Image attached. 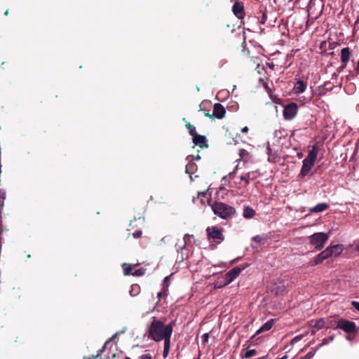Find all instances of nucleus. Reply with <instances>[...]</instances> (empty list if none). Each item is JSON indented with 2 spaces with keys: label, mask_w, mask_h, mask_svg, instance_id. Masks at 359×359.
<instances>
[{
  "label": "nucleus",
  "mask_w": 359,
  "mask_h": 359,
  "mask_svg": "<svg viewBox=\"0 0 359 359\" xmlns=\"http://www.w3.org/2000/svg\"><path fill=\"white\" fill-rule=\"evenodd\" d=\"M196 170L197 165L194 162L190 161L186 165V172L189 174L190 176H191V175L194 174Z\"/></svg>",
  "instance_id": "obj_20"
},
{
  "label": "nucleus",
  "mask_w": 359,
  "mask_h": 359,
  "mask_svg": "<svg viewBox=\"0 0 359 359\" xmlns=\"http://www.w3.org/2000/svg\"><path fill=\"white\" fill-rule=\"evenodd\" d=\"M192 140L195 145L200 147L201 149L208 147L205 136L196 134L194 137H192Z\"/></svg>",
  "instance_id": "obj_12"
},
{
  "label": "nucleus",
  "mask_w": 359,
  "mask_h": 359,
  "mask_svg": "<svg viewBox=\"0 0 359 359\" xmlns=\"http://www.w3.org/2000/svg\"><path fill=\"white\" fill-rule=\"evenodd\" d=\"M329 208V205L326 203H321L317 204L316 206L310 208V212H321Z\"/></svg>",
  "instance_id": "obj_16"
},
{
  "label": "nucleus",
  "mask_w": 359,
  "mask_h": 359,
  "mask_svg": "<svg viewBox=\"0 0 359 359\" xmlns=\"http://www.w3.org/2000/svg\"><path fill=\"white\" fill-rule=\"evenodd\" d=\"M334 327V323H332V321H330V325L329 326H327L326 328H329V327Z\"/></svg>",
  "instance_id": "obj_40"
},
{
  "label": "nucleus",
  "mask_w": 359,
  "mask_h": 359,
  "mask_svg": "<svg viewBox=\"0 0 359 359\" xmlns=\"http://www.w3.org/2000/svg\"><path fill=\"white\" fill-rule=\"evenodd\" d=\"M226 109L220 103H215L213 106V115L218 119H222L225 116Z\"/></svg>",
  "instance_id": "obj_11"
},
{
  "label": "nucleus",
  "mask_w": 359,
  "mask_h": 359,
  "mask_svg": "<svg viewBox=\"0 0 359 359\" xmlns=\"http://www.w3.org/2000/svg\"><path fill=\"white\" fill-rule=\"evenodd\" d=\"M306 88V83L303 81H298L294 86V90L296 93H302L304 92Z\"/></svg>",
  "instance_id": "obj_17"
},
{
  "label": "nucleus",
  "mask_w": 359,
  "mask_h": 359,
  "mask_svg": "<svg viewBox=\"0 0 359 359\" xmlns=\"http://www.w3.org/2000/svg\"><path fill=\"white\" fill-rule=\"evenodd\" d=\"M185 127L188 130L189 135L192 137H194L196 134H198L196 133V128L193 125H191L189 122H187V121L186 122Z\"/></svg>",
  "instance_id": "obj_22"
},
{
  "label": "nucleus",
  "mask_w": 359,
  "mask_h": 359,
  "mask_svg": "<svg viewBox=\"0 0 359 359\" xmlns=\"http://www.w3.org/2000/svg\"><path fill=\"white\" fill-rule=\"evenodd\" d=\"M317 331H318V330H317L316 329H314V328H313V330H311V334H312V335L316 334V332H317Z\"/></svg>",
  "instance_id": "obj_41"
},
{
  "label": "nucleus",
  "mask_w": 359,
  "mask_h": 359,
  "mask_svg": "<svg viewBox=\"0 0 359 359\" xmlns=\"http://www.w3.org/2000/svg\"><path fill=\"white\" fill-rule=\"evenodd\" d=\"M248 266V264L243 266H236L229 271L223 277L224 283L223 285H226L233 282L241 273Z\"/></svg>",
  "instance_id": "obj_7"
},
{
  "label": "nucleus",
  "mask_w": 359,
  "mask_h": 359,
  "mask_svg": "<svg viewBox=\"0 0 359 359\" xmlns=\"http://www.w3.org/2000/svg\"><path fill=\"white\" fill-rule=\"evenodd\" d=\"M328 342H329V340H328V339H324L323 340V343L320 344V346H322V345H325V344H327Z\"/></svg>",
  "instance_id": "obj_38"
},
{
  "label": "nucleus",
  "mask_w": 359,
  "mask_h": 359,
  "mask_svg": "<svg viewBox=\"0 0 359 359\" xmlns=\"http://www.w3.org/2000/svg\"><path fill=\"white\" fill-rule=\"evenodd\" d=\"M123 359H130V358L129 357L126 356L123 358Z\"/></svg>",
  "instance_id": "obj_50"
},
{
  "label": "nucleus",
  "mask_w": 359,
  "mask_h": 359,
  "mask_svg": "<svg viewBox=\"0 0 359 359\" xmlns=\"http://www.w3.org/2000/svg\"><path fill=\"white\" fill-rule=\"evenodd\" d=\"M233 14L240 20H242L245 16L243 3L236 1L232 7Z\"/></svg>",
  "instance_id": "obj_10"
},
{
  "label": "nucleus",
  "mask_w": 359,
  "mask_h": 359,
  "mask_svg": "<svg viewBox=\"0 0 359 359\" xmlns=\"http://www.w3.org/2000/svg\"><path fill=\"white\" fill-rule=\"evenodd\" d=\"M248 130H249V129L247 126H245L241 129V132L243 133H247L248 132Z\"/></svg>",
  "instance_id": "obj_34"
},
{
  "label": "nucleus",
  "mask_w": 359,
  "mask_h": 359,
  "mask_svg": "<svg viewBox=\"0 0 359 359\" xmlns=\"http://www.w3.org/2000/svg\"><path fill=\"white\" fill-rule=\"evenodd\" d=\"M351 305L358 311H359V302H351Z\"/></svg>",
  "instance_id": "obj_32"
},
{
  "label": "nucleus",
  "mask_w": 359,
  "mask_h": 359,
  "mask_svg": "<svg viewBox=\"0 0 359 359\" xmlns=\"http://www.w3.org/2000/svg\"><path fill=\"white\" fill-rule=\"evenodd\" d=\"M122 269L123 270V273L125 276L133 275V267L130 264L124 263L122 264Z\"/></svg>",
  "instance_id": "obj_21"
},
{
  "label": "nucleus",
  "mask_w": 359,
  "mask_h": 359,
  "mask_svg": "<svg viewBox=\"0 0 359 359\" xmlns=\"http://www.w3.org/2000/svg\"><path fill=\"white\" fill-rule=\"evenodd\" d=\"M256 354H257L256 350H255V349H250V350H248L245 353L244 357L248 358H251V357L255 355Z\"/></svg>",
  "instance_id": "obj_25"
},
{
  "label": "nucleus",
  "mask_w": 359,
  "mask_h": 359,
  "mask_svg": "<svg viewBox=\"0 0 359 359\" xmlns=\"http://www.w3.org/2000/svg\"><path fill=\"white\" fill-rule=\"evenodd\" d=\"M334 328L341 329L348 334H355L358 331V329L354 322L343 318L338 320L337 326Z\"/></svg>",
  "instance_id": "obj_6"
},
{
  "label": "nucleus",
  "mask_w": 359,
  "mask_h": 359,
  "mask_svg": "<svg viewBox=\"0 0 359 359\" xmlns=\"http://www.w3.org/2000/svg\"><path fill=\"white\" fill-rule=\"evenodd\" d=\"M193 236L192 235H189L188 233L185 234L184 236V244L183 245L182 247H180V249L177 250L178 252H180V250L182 251L183 249H184L186 248V244L189 241V240Z\"/></svg>",
  "instance_id": "obj_24"
},
{
  "label": "nucleus",
  "mask_w": 359,
  "mask_h": 359,
  "mask_svg": "<svg viewBox=\"0 0 359 359\" xmlns=\"http://www.w3.org/2000/svg\"><path fill=\"white\" fill-rule=\"evenodd\" d=\"M212 209L215 215L224 219L232 217L236 213L234 208L221 202H215L212 205Z\"/></svg>",
  "instance_id": "obj_3"
},
{
  "label": "nucleus",
  "mask_w": 359,
  "mask_h": 359,
  "mask_svg": "<svg viewBox=\"0 0 359 359\" xmlns=\"http://www.w3.org/2000/svg\"><path fill=\"white\" fill-rule=\"evenodd\" d=\"M206 194V192H201V193H198V195H203V196H205Z\"/></svg>",
  "instance_id": "obj_46"
},
{
  "label": "nucleus",
  "mask_w": 359,
  "mask_h": 359,
  "mask_svg": "<svg viewBox=\"0 0 359 359\" xmlns=\"http://www.w3.org/2000/svg\"><path fill=\"white\" fill-rule=\"evenodd\" d=\"M141 359H152V357L150 354H144L141 356Z\"/></svg>",
  "instance_id": "obj_33"
},
{
  "label": "nucleus",
  "mask_w": 359,
  "mask_h": 359,
  "mask_svg": "<svg viewBox=\"0 0 359 359\" xmlns=\"http://www.w3.org/2000/svg\"><path fill=\"white\" fill-rule=\"evenodd\" d=\"M333 339H334V336H331V337H330V338H329L330 341H332V340H333Z\"/></svg>",
  "instance_id": "obj_47"
},
{
  "label": "nucleus",
  "mask_w": 359,
  "mask_h": 359,
  "mask_svg": "<svg viewBox=\"0 0 359 359\" xmlns=\"http://www.w3.org/2000/svg\"><path fill=\"white\" fill-rule=\"evenodd\" d=\"M194 359H200V357L198 356V358H195Z\"/></svg>",
  "instance_id": "obj_52"
},
{
  "label": "nucleus",
  "mask_w": 359,
  "mask_h": 359,
  "mask_svg": "<svg viewBox=\"0 0 359 359\" xmlns=\"http://www.w3.org/2000/svg\"><path fill=\"white\" fill-rule=\"evenodd\" d=\"M238 154H239L241 158L243 159L245 161H247L248 160V158H249L250 154L245 149H241L239 150Z\"/></svg>",
  "instance_id": "obj_23"
},
{
  "label": "nucleus",
  "mask_w": 359,
  "mask_h": 359,
  "mask_svg": "<svg viewBox=\"0 0 359 359\" xmlns=\"http://www.w3.org/2000/svg\"><path fill=\"white\" fill-rule=\"evenodd\" d=\"M162 294H163L162 292L158 293V297L159 299L161 297Z\"/></svg>",
  "instance_id": "obj_44"
},
{
  "label": "nucleus",
  "mask_w": 359,
  "mask_h": 359,
  "mask_svg": "<svg viewBox=\"0 0 359 359\" xmlns=\"http://www.w3.org/2000/svg\"><path fill=\"white\" fill-rule=\"evenodd\" d=\"M318 152V150L316 146H313L312 149L309 151L307 157L303 161V165L298 175L299 177L304 178L309 175L314 165V162L317 158Z\"/></svg>",
  "instance_id": "obj_2"
},
{
  "label": "nucleus",
  "mask_w": 359,
  "mask_h": 359,
  "mask_svg": "<svg viewBox=\"0 0 359 359\" xmlns=\"http://www.w3.org/2000/svg\"><path fill=\"white\" fill-rule=\"evenodd\" d=\"M260 13H262L260 22L262 24H264L266 22V19H267L266 13H265V11H260Z\"/></svg>",
  "instance_id": "obj_28"
},
{
  "label": "nucleus",
  "mask_w": 359,
  "mask_h": 359,
  "mask_svg": "<svg viewBox=\"0 0 359 359\" xmlns=\"http://www.w3.org/2000/svg\"><path fill=\"white\" fill-rule=\"evenodd\" d=\"M332 252V256L334 255L335 257L339 255L342 252V245L337 244L332 246L327 247Z\"/></svg>",
  "instance_id": "obj_19"
},
{
  "label": "nucleus",
  "mask_w": 359,
  "mask_h": 359,
  "mask_svg": "<svg viewBox=\"0 0 359 359\" xmlns=\"http://www.w3.org/2000/svg\"><path fill=\"white\" fill-rule=\"evenodd\" d=\"M332 256V252L327 248L320 252L317 256L313 258L309 262V266H314L316 265L321 264L324 260L328 259Z\"/></svg>",
  "instance_id": "obj_8"
},
{
  "label": "nucleus",
  "mask_w": 359,
  "mask_h": 359,
  "mask_svg": "<svg viewBox=\"0 0 359 359\" xmlns=\"http://www.w3.org/2000/svg\"><path fill=\"white\" fill-rule=\"evenodd\" d=\"M297 156L299 158H302L303 156V154L302 152L297 154Z\"/></svg>",
  "instance_id": "obj_43"
},
{
  "label": "nucleus",
  "mask_w": 359,
  "mask_h": 359,
  "mask_svg": "<svg viewBox=\"0 0 359 359\" xmlns=\"http://www.w3.org/2000/svg\"><path fill=\"white\" fill-rule=\"evenodd\" d=\"M351 55V53L349 48L346 47V48H343L341 49V60L344 67L347 65L348 62L349 61Z\"/></svg>",
  "instance_id": "obj_13"
},
{
  "label": "nucleus",
  "mask_w": 359,
  "mask_h": 359,
  "mask_svg": "<svg viewBox=\"0 0 359 359\" xmlns=\"http://www.w3.org/2000/svg\"><path fill=\"white\" fill-rule=\"evenodd\" d=\"M194 159L196 160V161H198L201 159V156L199 155H197L194 157H193Z\"/></svg>",
  "instance_id": "obj_39"
},
{
  "label": "nucleus",
  "mask_w": 359,
  "mask_h": 359,
  "mask_svg": "<svg viewBox=\"0 0 359 359\" xmlns=\"http://www.w3.org/2000/svg\"><path fill=\"white\" fill-rule=\"evenodd\" d=\"M309 324L311 327L318 330L323 328L325 326V321L323 318H320L316 320H310Z\"/></svg>",
  "instance_id": "obj_15"
},
{
  "label": "nucleus",
  "mask_w": 359,
  "mask_h": 359,
  "mask_svg": "<svg viewBox=\"0 0 359 359\" xmlns=\"http://www.w3.org/2000/svg\"><path fill=\"white\" fill-rule=\"evenodd\" d=\"M145 273V270L143 269H139L133 271V276H143Z\"/></svg>",
  "instance_id": "obj_26"
},
{
  "label": "nucleus",
  "mask_w": 359,
  "mask_h": 359,
  "mask_svg": "<svg viewBox=\"0 0 359 359\" xmlns=\"http://www.w3.org/2000/svg\"><path fill=\"white\" fill-rule=\"evenodd\" d=\"M347 339H348V340H351V339H352V338L351 337V336H348V337H347Z\"/></svg>",
  "instance_id": "obj_49"
},
{
  "label": "nucleus",
  "mask_w": 359,
  "mask_h": 359,
  "mask_svg": "<svg viewBox=\"0 0 359 359\" xmlns=\"http://www.w3.org/2000/svg\"><path fill=\"white\" fill-rule=\"evenodd\" d=\"M355 71L356 74L359 73V61L358 62L357 66L355 68Z\"/></svg>",
  "instance_id": "obj_37"
},
{
  "label": "nucleus",
  "mask_w": 359,
  "mask_h": 359,
  "mask_svg": "<svg viewBox=\"0 0 359 359\" xmlns=\"http://www.w3.org/2000/svg\"><path fill=\"white\" fill-rule=\"evenodd\" d=\"M287 355H283V357L280 358H276V359H287Z\"/></svg>",
  "instance_id": "obj_42"
},
{
  "label": "nucleus",
  "mask_w": 359,
  "mask_h": 359,
  "mask_svg": "<svg viewBox=\"0 0 359 359\" xmlns=\"http://www.w3.org/2000/svg\"><path fill=\"white\" fill-rule=\"evenodd\" d=\"M250 176V172H248V173L245 174L244 175H241V180L245 181V184L248 185L250 183V182H249Z\"/></svg>",
  "instance_id": "obj_27"
},
{
  "label": "nucleus",
  "mask_w": 359,
  "mask_h": 359,
  "mask_svg": "<svg viewBox=\"0 0 359 359\" xmlns=\"http://www.w3.org/2000/svg\"><path fill=\"white\" fill-rule=\"evenodd\" d=\"M5 15H8V11L6 10V12L4 13Z\"/></svg>",
  "instance_id": "obj_48"
},
{
  "label": "nucleus",
  "mask_w": 359,
  "mask_h": 359,
  "mask_svg": "<svg viewBox=\"0 0 359 359\" xmlns=\"http://www.w3.org/2000/svg\"><path fill=\"white\" fill-rule=\"evenodd\" d=\"M266 357H262V358H260L259 359H264Z\"/></svg>",
  "instance_id": "obj_51"
},
{
  "label": "nucleus",
  "mask_w": 359,
  "mask_h": 359,
  "mask_svg": "<svg viewBox=\"0 0 359 359\" xmlns=\"http://www.w3.org/2000/svg\"><path fill=\"white\" fill-rule=\"evenodd\" d=\"M329 239L328 233L318 232L311 235L309 241L311 245L317 250H321Z\"/></svg>",
  "instance_id": "obj_4"
},
{
  "label": "nucleus",
  "mask_w": 359,
  "mask_h": 359,
  "mask_svg": "<svg viewBox=\"0 0 359 359\" xmlns=\"http://www.w3.org/2000/svg\"><path fill=\"white\" fill-rule=\"evenodd\" d=\"M273 323H274V320L273 319H271L269 320H268L266 323H265L255 333V334H254L252 337V339H253L255 335H257L263 332H266V331H268L269 330L271 329V327H273Z\"/></svg>",
  "instance_id": "obj_14"
},
{
  "label": "nucleus",
  "mask_w": 359,
  "mask_h": 359,
  "mask_svg": "<svg viewBox=\"0 0 359 359\" xmlns=\"http://www.w3.org/2000/svg\"><path fill=\"white\" fill-rule=\"evenodd\" d=\"M252 240L257 243H261L263 241V238L260 236H256L252 238Z\"/></svg>",
  "instance_id": "obj_31"
},
{
  "label": "nucleus",
  "mask_w": 359,
  "mask_h": 359,
  "mask_svg": "<svg viewBox=\"0 0 359 359\" xmlns=\"http://www.w3.org/2000/svg\"><path fill=\"white\" fill-rule=\"evenodd\" d=\"M273 1H274V3H276V0H273Z\"/></svg>",
  "instance_id": "obj_53"
},
{
  "label": "nucleus",
  "mask_w": 359,
  "mask_h": 359,
  "mask_svg": "<svg viewBox=\"0 0 359 359\" xmlns=\"http://www.w3.org/2000/svg\"><path fill=\"white\" fill-rule=\"evenodd\" d=\"M98 357L99 354H97V355H93L91 358H85L84 359H97Z\"/></svg>",
  "instance_id": "obj_36"
},
{
  "label": "nucleus",
  "mask_w": 359,
  "mask_h": 359,
  "mask_svg": "<svg viewBox=\"0 0 359 359\" xmlns=\"http://www.w3.org/2000/svg\"><path fill=\"white\" fill-rule=\"evenodd\" d=\"M208 339H209V334L208 333H205V334H203L202 340H203V344H206L208 341Z\"/></svg>",
  "instance_id": "obj_30"
},
{
  "label": "nucleus",
  "mask_w": 359,
  "mask_h": 359,
  "mask_svg": "<svg viewBox=\"0 0 359 359\" xmlns=\"http://www.w3.org/2000/svg\"><path fill=\"white\" fill-rule=\"evenodd\" d=\"M222 231V229L217 226H208L206 229L208 238L217 244H219L224 240Z\"/></svg>",
  "instance_id": "obj_5"
},
{
  "label": "nucleus",
  "mask_w": 359,
  "mask_h": 359,
  "mask_svg": "<svg viewBox=\"0 0 359 359\" xmlns=\"http://www.w3.org/2000/svg\"><path fill=\"white\" fill-rule=\"evenodd\" d=\"M298 106L294 102H291L284 107L283 116L286 120L292 119L297 114Z\"/></svg>",
  "instance_id": "obj_9"
},
{
  "label": "nucleus",
  "mask_w": 359,
  "mask_h": 359,
  "mask_svg": "<svg viewBox=\"0 0 359 359\" xmlns=\"http://www.w3.org/2000/svg\"><path fill=\"white\" fill-rule=\"evenodd\" d=\"M175 321L165 325L163 322L154 318L147 329L148 338L155 341H164L163 356L166 358L170 348V339L173 331Z\"/></svg>",
  "instance_id": "obj_1"
},
{
  "label": "nucleus",
  "mask_w": 359,
  "mask_h": 359,
  "mask_svg": "<svg viewBox=\"0 0 359 359\" xmlns=\"http://www.w3.org/2000/svg\"><path fill=\"white\" fill-rule=\"evenodd\" d=\"M355 250H356L357 252H359V244L356 245V247H355Z\"/></svg>",
  "instance_id": "obj_45"
},
{
  "label": "nucleus",
  "mask_w": 359,
  "mask_h": 359,
  "mask_svg": "<svg viewBox=\"0 0 359 359\" xmlns=\"http://www.w3.org/2000/svg\"><path fill=\"white\" fill-rule=\"evenodd\" d=\"M205 116H207V117H210V118H212L214 116L213 113L211 114L209 112H206L205 114Z\"/></svg>",
  "instance_id": "obj_35"
},
{
  "label": "nucleus",
  "mask_w": 359,
  "mask_h": 359,
  "mask_svg": "<svg viewBox=\"0 0 359 359\" xmlns=\"http://www.w3.org/2000/svg\"><path fill=\"white\" fill-rule=\"evenodd\" d=\"M243 215L246 219H251L255 215V210L250 206L244 208Z\"/></svg>",
  "instance_id": "obj_18"
},
{
  "label": "nucleus",
  "mask_w": 359,
  "mask_h": 359,
  "mask_svg": "<svg viewBox=\"0 0 359 359\" xmlns=\"http://www.w3.org/2000/svg\"><path fill=\"white\" fill-rule=\"evenodd\" d=\"M142 231L141 230L135 231L134 233H131L134 238H139L142 236Z\"/></svg>",
  "instance_id": "obj_29"
}]
</instances>
